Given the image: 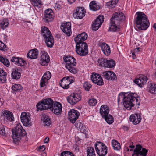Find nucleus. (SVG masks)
Here are the masks:
<instances>
[{
  "label": "nucleus",
  "instance_id": "1",
  "mask_svg": "<svg viewBox=\"0 0 156 156\" xmlns=\"http://www.w3.org/2000/svg\"><path fill=\"white\" fill-rule=\"evenodd\" d=\"M140 99L137 95L133 93H130L127 96L123 93L119 94L118 98V103L122 101L124 107L127 109L129 110L135 105H140Z\"/></svg>",
  "mask_w": 156,
  "mask_h": 156
},
{
  "label": "nucleus",
  "instance_id": "2",
  "mask_svg": "<svg viewBox=\"0 0 156 156\" xmlns=\"http://www.w3.org/2000/svg\"><path fill=\"white\" fill-rule=\"evenodd\" d=\"M87 38V34L85 32H83L77 35L74 38L76 44V51L80 56H85L88 53L87 45L84 42Z\"/></svg>",
  "mask_w": 156,
  "mask_h": 156
},
{
  "label": "nucleus",
  "instance_id": "3",
  "mask_svg": "<svg viewBox=\"0 0 156 156\" xmlns=\"http://www.w3.org/2000/svg\"><path fill=\"white\" fill-rule=\"evenodd\" d=\"M135 23L139 30H145L149 26V22L147 16L141 12H138L136 13Z\"/></svg>",
  "mask_w": 156,
  "mask_h": 156
},
{
  "label": "nucleus",
  "instance_id": "4",
  "mask_svg": "<svg viewBox=\"0 0 156 156\" xmlns=\"http://www.w3.org/2000/svg\"><path fill=\"white\" fill-rule=\"evenodd\" d=\"M64 62L66 63L65 67L71 73L75 74L77 71L75 68L76 64V60L72 56H64L63 57Z\"/></svg>",
  "mask_w": 156,
  "mask_h": 156
},
{
  "label": "nucleus",
  "instance_id": "5",
  "mask_svg": "<svg viewBox=\"0 0 156 156\" xmlns=\"http://www.w3.org/2000/svg\"><path fill=\"white\" fill-rule=\"evenodd\" d=\"M12 137L15 143L17 142L21 137L26 135V132L20 124H18L14 129H12Z\"/></svg>",
  "mask_w": 156,
  "mask_h": 156
},
{
  "label": "nucleus",
  "instance_id": "6",
  "mask_svg": "<svg viewBox=\"0 0 156 156\" xmlns=\"http://www.w3.org/2000/svg\"><path fill=\"white\" fill-rule=\"evenodd\" d=\"M94 147L96 151L99 156H105L107 153L108 148L107 146L102 142H97Z\"/></svg>",
  "mask_w": 156,
  "mask_h": 156
},
{
  "label": "nucleus",
  "instance_id": "7",
  "mask_svg": "<svg viewBox=\"0 0 156 156\" xmlns=\"http://www.w3.org/2000/svg\"><path fill=\"white\" fill-rule=\"evenodd\" d=\"M147 152V149L142 148V146L140 144H137L133 150L132 156H146Z\"/></svg>",
  "mask_w": 156,
  "mask_h": 156
},
{
  "label": "nucleus",
  "instance_id": "8",
  "mask_svg": "<svg viewBox=\"0 0 156 156\" xmlns=\"http://www.w3.org/2000/svg\"><path fill=\"white\" fill-rule=\"evenodd\" d=\"M81 96L80 93H73L67 98L68 102L72 105H74L81 100Z\"/></svg>",
  "mask_w": 156,
  "mask_h": 156
},
{
  "label": "nucleus",
  "instance_id": "9",
  "mask_svg": "<svg viewBox=\"0 0 156 156\" xmlns=\"http://www.w3.org/2000/svg\"><path fill=\"white\" fill-rule=\"evenodd\" d=\"M68 119L70 122L74 123L78 119L80 113L77 110L72 109L68 112Z\"/></svg>",
  "mask_w": 156,
  "mask_h": 156
},
{
  "label": "nucleus",
  "instance_id": "10",
  "mask_svg": "<svg viewBox=\"0 0 156 156\" xmlns=\"http://www.w3.org/2000/svg\"><path fill=\"white\" fill-rule=\"evenodd\" d=\"M20 119L21 122L25 126H30L32 125V123L30 120V116L25 112L22 113Z\"/></svg>",
  "mask_w": 156,
  "mask_h": 156
},
{
  "label": "nucleus",
  "instance_id": "11",
  "mask_svg": "<svg viewBox=\"0 0 156 156\" xmlns=\"http://www.w3.org/2000/svg\"><path fill=\"white\" fill-rule=\"evenodd\" d=\"M104 19L103 16L99 15L92 24V30L95 31L97 30L103 22Z\"/></svg>",
  "mask_w": 156,
  "mask_h": 156
},
{
  "label": "nucleus",
  "instance_id": "12",
  "mask_svg": "<svg viewBox=\"0 0 156 156\" xmlns=\"http://www.w3.org/2000/svg\"><path fill=\"white\" fill-rule=\"evenodd\" d=\"M92 81L94 83L99 86L104 84V82L102 77L98 74L93 73L91 76Z\"/></svg>",
  "mask_w": 156,
  "mask_h": 156
},
{
  "label": "nucleus",
  "instance_id": "13",
  "mask_svg": "<svg viewBox=\"0 0 156 156\" xmlns=\"http://www.w3.org/2000/svg\"><path fill=\"white\" fill-rule=\"evenodd\" d=\"M62 106L59 102H55L52 105L51 110L57 115H60L62 111Z\"/></svg>",
  "mask_w": 156,
  "mask_h": 156
},
{
  "label": "nucleus",
  "instance_id": "14",
  "mask_svg": "<svg viewBox=\"0 0 156 156\" xmlns=\"http://www.w3.org/2000/svg\"><path fill=\"white\" fill-rule=\"evenodd\" d=\"M54 18L52 10L51 9H48L44 12L43 20L45 23H48L52 21Z\"/></svg>",
  "mask_w": 156,
  "mask_h": 156
},
{
  "label": "nucleus",
  "instance_id": "15",
  "mask_svg": "<svg viewBox=\"0 0 156 156\" xmlns=\"http://www.w3.org/2000/svg\"><path fill=\"white\" fill-rule=\"evenodd\" d=\"M40 61L41 64L43 66L47 65L50 61L49 55L44 51H41Z\"/></svg>",
  "mask_w": 156,
  "mask_h": 156
},
{
  "label": "nucleus",
  "instance_id": "16",
  "mask_svg": "<svg viewBox=\"0 0 156 156\" xmlns=\"http://www.w3.org/2000/svg\"><path fill=\"white\" fill-rule=\"evenodd\" d=\"M125 16L121 12H116L113 14L111 20L115 21L117 25H119V22L124 19Z\"/></svg>",
  "mask_w": 156,
  "mask_h": 156
},
{
  "label": "nucleus",
  "instance_id": "17",
  "mask_svg": "<svg viewBox=\"0 0 156 156\" xmlns=\"http://www.w3.org/2000/svg\"><path fill=\"white\" fill-rule=\"evenodd\" d=\"M61 29L67 36H70L71 33V25L69 22L63 23L60 27Z\"/></svg>",
  "mask_w": 156,
  "mask_h": 156
},
{
  "label": "nucleus",
  "instance_id": "18",
  "mask_svg": "<svg viewBox=\"0 0 156 156\" xmlns=\"http://www.w3.org/2000/svg\"><path fill=\"white\" fill-rule=\"evenodd\" d=\"M147 80V77L141 75L139 78L135 79L134 82L137 84L140 87H142Z\"/></svg>",
  "mask_w": 156,
  "mask_h": 156
},
{
  "label": "nucleus",
  "instance_id": "19",
  "mask_svg": "<svg viewBox=\"0 0 156 156\" xmlns=\"http://www.w3.org/2000/svg\"><path fill=\"white\" fill-rule=\"evenodd\" d=\"M85 11L82 7H78L76 11L73 14L74 17L78 18L80 19H82L85 16Z\"/></svg>",
  "mask_w": 156,
  "mask_h": 156
},
{
  "label": "nucleus",
  "instance_id": "20",
  "mask_svg": "<svg viewBox=\"0 0 156 156\" xmlns=\"http://www.w3.org/2000/svg\"><path fill=\"white\" fill-rule=\"evenodd\" d=\"M70 80L69 77H64L61 80V82L60 83V85L63 88L68 89L69 87V85L72 83V81H70L69 83V81Z\"/></svg>",
  "mask_w": 156,
  "mask_h": 156
},
{
  "label": "nucleus",
  "instance_id": "21",
  "mask_svg": "<svg viewBox=\"0 0 156 156\" xmlns=\"http://www.w3.org/2000/svg\"><path fill=\"white\" fill-rule=\"evenodd\" d=\"M130 121L134 124L139 123L141 120V116L138 114L131 115L129 118Z\"/></svg>",
  "mask_w": 156,
  "mask_h": 156
},
{
  "label": "nucleus",
  "instance_id": "22",
  "mask_svg": "<svg viewBox=\"0 0 156 156\" xmlns=\"http://www.w3.org/2000/svg\"><path fill=\"white\" fill-rule=\"evenodd\" d=\"M38 51L37 49H32L27 54V57L30 59L37 58L38 56Z\"/></svg>",
  "mask_w": 156,
  "mask_h": 156
},
{
  "label": "nucleus",
  "instance_id": "23",
  "mask_svg": "<svg viewBox=\"0 0 156 156\" xmlns=\"http://www.w3.org/2000/svg\"><path fill=\"white\" fill-rule=\"evenodd\" d=\"M101 50L105 55H109L111 53L110 48L109 45L105 43H103L101 45Z\"/></svg>",
  "mask_w": 156,
  "mask_h": 156
},
{
  "label": "nucleus",
  "instance_id": "24",
  "mask_svg": "<svg viewBox=\"0 0 156 156\" xmlns=\"http://www.w3.org/2000/svg\"><path fill=\"white\" fill-rule=\"evenodd\" d=\"M47 46L52 47L54 44V39L52 34L46 36L44 37Z\"/></svg>",
  "mask_w": 156,
  "mask_h": 156
},
{
  "label": "nucleus",
  "instance_id": "25",
  "mask_svg": "<svg viewBox=\"0 0 156 156\" xmlns=\"http://www.w3.org/2000/svg\"><path fill=\"white\" fill-rule=\"evenodd\" d=\"M43 101L45 105V108L47 109H51L54 103L53 100L51 98H48L43 100Z\"/></svg>",
  "mask_w": 156,
  "mask_h": 156
},
{
  "label": "nucleus",
  "instance_id": "26",
  "mask_svg": "<svg viewBox=\"0 0 156 156\" xmlns=\"http://www.w3.org/2000/svg\"><path fill=\"white\" fill-rule=\"evenodd\" d=\"M100 112L102 117L106 116L109 113V108L107 105H102L100 108Z\"/></svg>",
  "mask_w": 156,
  "mask_h": 156
},
{
  "label": "nucleus",
  "instance_id": "27",
  "mask_svg": "<svg viewBox=\"0 0 156 156\" xmlns=\"http://www.w3.org/2000/svg\"><path fill=\"white\" fill-rule=\"evenodd\" d=\"M110 24L109 27V31L115 32L119 29V27L118 28L117 25L115 21L110 20Z\"/></svg>",
  "mask_w": 156,
  "mask_h": 156
},
{
  "label": "nucleus",
  "instance_id": "28",
  "mask_svg": "<svg viewBox=\"0 0 156 156\" xmlns=\"http://www.w3.org/2000/svg\"><path fill=\"white\" fill-rule=\"evenodd\" d=\"M90 9L93 11H97L100 8V6L95 1H93L89 4Z\"/></svg>",
  "mask_w": 156,
  "mask_h": 156
},
{
  "label": "nucleus",
  "instance_id": "29",
  "mask_svg": "<svg viewBox=\"0 0 156 156\" xmlns=\"http://www.w3.org/2000/svg\"><path fill=\"white\" fill-rule=\"evenodd\" d=\"M9 24L8 19L7 18H3L1 20L0 26L2 29L4 30L7 27Z\"/></svg>",
  "mask_w": 156,
  "mask_h": 156
},
{
  "label": "nucleus",
  "instance_id": "30",
  "mask_svg": "<svg viewBox=\"0 0 156 156\" xmlns=\"http://www.w3.org/2000/svg\"><path fill=\"white\" fill-rule=\"evenodd\" d=\"M7 73L2 69L0 68V82L4 83L6 81Z\"/></svg>",
  "mask_w": 156,
  "mask_h": 156
},
{
  "label": "nucleus",
  "instance_id": "31",
  "mask_svg": "<svg viewBox=\"0 0 156 156\" xmlns=\"http://www.w3.org/2000/svg\"><path fill=\"white\" fill-rule=\"evenodd\" d=\"M87 156H96V153L94 148L89 147L86 149Z\"/></svg>",
  "mask_w": 156,
  "mask_h": 156
},
{
  "label": "nucleus",
  "instance_id": "32",
  "mask_svg": "<svg viewBox=\"0 0 156 156\" xmlns=\"http://www.w3.org/2000/svg\"><path fill=\"white\" fill-rule=\"evenodd\" d=\"M112 145L114 150H119L121 148L120 144L117 140L113 139L112 140Z\"/></svg>",
  "mask_w": 156,
  "mask_h": 156
},
{
  "label": "nucleus",
  "instance_id": "33",
  "mask_svg": "<svg viewBox=\"0 0 156 156\" xmlns=\"http://www.w3.org/2000/svg\"><path fill=\"white\" fill-rule=\"evenodd\" d=\"M11 75L13 79H18L20 78L21 75L20 73L18 72V69H15L12 71Z\"/></svg>",
  "mask_w": 156,
  "mask_h": 156
},
{
  "label": "nucleus",
  "instance_id": "34",
  "mask_svg": "<svg viewBox=\"0 0 156 156\" xmlns=\"http://www.w3.org/2000/svg\"><path fill=\"white\" fill-rule=\"evenodd\" d=\"M41 31L42 34V36H43L44 37L46 36L51 34L50 30L46 27H42Z\"/></svg>",
  "mask_w": 156,
  "mask_h": 156
},
{
  "label": "nucleus",
  "instance_id": "35",
  "mask_svg": "<svg viewBox=\"0 0 156 156\" xmlns=\"http://www.w3.org/2000/svg\"><path fill=\"white\" fill-rule=\"evenodd\" d=\"M12 89L15 91L21 92L23 89V87L20 84H15L12 86Z\"/></svg>",
  "mask_w": 156,
  "mask_h": 156
},
{
  "label": "nucleus",
  "instance_id": "36",
  "mask_svg": "<svg viewBox=\"0 0 156 156\" xmlns=\"http://www.w3.org/2000/svg\"><path fill=\"white\" fill-rule=\"evenodd\" d=\"M43 119L44 125L48 126L51 124V121L50 119L48 116L46 115H43Z\"/></svg>",
  "mask_w": 156,
  "mask_h": 156
},
{
  "label": "nucleus",
  "instance_id": "37",
  "mask_svg": "<svg viewBox=\"0 0 156 156\" xmlns=\"http://www.w3.org/2000/svg\"><path fill=\"white\" fill-rule=\"evenodd\" d=\"M107 60L105 58H101L98 60V62L100 66L106 67Z\"/></svg>",
  "mask_w": 156,
  "mask_h": 156
},
{
  "label": "nucleus",
  "instance_id": "38",
  "mask_svg": "<svg viewBox=\"0 0 156 156\" xmlns=\"http://www.w3.org/2000/svg\"><path fill=\"white\" fill-rule=\"evenodd\" d=\"M0 61L6 67L10 66V63L9 60L5 57L0 56Z\"/></svg>",
  "mask_w": 156,
  "mask_h": 156
},
{
  "label": "nucleus",
  "instance_id": "39",
  "mask_svg": "<svg viewBox=\"0 0 156 156\" xmlns=\"http://www.w3.org/2000/svg\"><path fill=\"white\" fill-rule=\"evenodd\" d=\"M104 118L106 122L109 124H111L114 122V119L112 116L110 115H107L106 116H104Z\"/></svg>",
  "mask_w": 156,
  "mask_h": 156
},
{
  "label": "nucleus",
  "instance_id": "40",
  "mask_svg": "<svg viewBox=\"0 0 156 156\" xmlns=\"http://www.w3.org/2000/svg\"><path fill=\"white\" fill-rule=\"evenodd\" d=\"M44 105L43 103V100L42 101L38 103L36 105L37 107V111H38L39 110L41 111L47 109L46 108H44Z\"/></svg>",
  "mask_w": 156,
  "mask_h": 156
},
{
  "label": "nucleus",
  "instance_id": "41",
  "mask_svg": "<svg viewBox=\"0 0 156 156\" xmlns=\"http://www.w3.org/2000/svg\"><path fill=\"white\" fill-rule=\"evenodd\" d=\"M118 1V0H112L106 3V5L111 8L114 7Z\"/></svg>",
  "mask_w": 156,
  "mask_h": 156
},
{
  "label": "nucleus",
  "instance_id": "42",
  "mask_svg": "<svg viewBox=\"0 0 156 156\" xmlns=\"http://www.w3.org/2000/svg\"><path fill=\"white\" fill-rule=\"evenodd\" d=\"M115 64V62L113 60H107L106 63V67L112 68L114 67Z\"/></svg>",
  "mask_w": 156,
  "mask_h": 156
},
{
  "label": "nucleus",
  "instance_id": "43",
  "mask_svg": "<svg viewBox=\"0 0 156 156\" xmlns=\"http://www.w3.org/2000/svg\"><path fill=\"white\" fill-rule=\"evenodd\" d=\"M111 73V71H105L102 73V76L104 78L107 80H110V76Z\"/></svg>",
  "mask_w": 156,
  "mask_h": 156
},
{
  "label": "nucleus",
  "instance_id": "44",
  "mask_svg": "<svg viewBox=\"0 0 156 156\" xmlns=\"http://www.w3.org/2000/svg\"><path fill=\"white\" fill-rule=\"evenodd\" d=\"M6 135L5 126L3 125H0V135L5 136Z\"/></svg>",
  "mask_w": 156,
  "mask_h": 156
},
{
  "label": "nucleus",
  "instance_id": "45",
  "mask_svg": "<svg viewBox=\"0 0 156 156\" xmlns=\"http://www.w3.org/2000/svg\"><path fill=\"white\" fill-rule=\"evenodd\" d=\"M61 156H75L74 154L70 151H64L61 154Z\"/></svg>",
  "mask_w": 156,
  "mask_h": 156
},
{
  "label": "nucleus",
  "instance_id": "46",
  "mask_svg": "<svg viewBox=\"0 0 156 156\" xmlns=\"http://www.w3.org/2000/svg\"><path fill=\"white\" fill-rule=\"evenodd\" d=\"M149 91L152 94H156V84H151L149 89Z\"/></svg>",
  "mask_w": 156,
  "mask_h": 156
},
{
  "label": "nucleus",
  "instance_id": "47",
  "mask_svg": "<svg viewBox=\"0 0 156 156\" xmlns=\"http://www.w3.org/2000/svg\"><path fill=\"white\" fill-rule=\"evenodd\" d=\"M51 72L49 71L46 72L44 74L42 77L45 79L48 80L51 78Z\"/></svg>",
  "mask_w": 156,
  "mask_h": 156
},
{
  "label": "nucleus",
  "instance_id": "48",
  "mask_svg": "<svg viewBox=\"0 0 156 156\" xmlns=\"http://www.w3.org/2000/svg\"><path fill=\"white\" fill-rule=\"evenodd\" d=\"M34 6L40 8L41 6V0H31Z\"/></svg>",
  "mask_w": 156,
  "mask_h": 156
},
{
  "label": "nucleus",
  "instance_id": "49",
  "mask_svg": "<svg viewBox=\"0 0 156 156\" xmlns=\"http://www.w3.org/2000/svg\"><path fill=\"white\" fill-rule=\"evenodd\" d=\"M16 65L20 66H24L25 61L22 58H20L18 59Z\"/></svg>",
  "mask_w": 156,
  "mask_h": 156
},
{
  "label": "nucleus",
  "instance_id": "50",
  "mask_svg": "<svg viewBox=\"0 0 156 156\" xmlns=\"http://www.w3.org/2000/svg\"><path fill=\"white\" fill-rule=\"evenodd\" d=\"M7 50L8 48L6 45L0 41V50L5 51Z\"/></svg>",
  "mask_w": 156,
  "mask_h": 156
},
{
  "label": "nucleus",
  "instance_id": "51",
  "mask_svg": "<svg viewBox=\"0 0 156 156\" xmlns=\"http://www.w3.org/2000/svg\"><path fill=\"white\" fill-rule=\"evenodd\" d=\"M92 85L88 82H85L83 84V87L87 91H89Z\"/></svg>",
  "mask_w": 156,
  "mask_h": 156
},
{
  "label": "nucleus",
  "instance_id": "52",
  "mask_svg": "<svg viewBox=\"0 0 156 156\" xmlns=\"http://www.w3.org/2000/svg\"><path fill=\"white\" fill-rule=\"evenodd\" d=\"M48 81V80L45 79L42 77L40 83V86L43 87L45 86L47 84Z\"/></svg>",
  "mask_w": 156,
  "mask_h": 156
},
{
  "label": "nucleus",
  "instance_id": "53",
  "mask_svg": "<svg viewBox=\"0 0 156 156\" xmlns=\"http://www.w3.org/2000/svg\"><path fill=\"white\" fill-rule=\"evenodd\" d=\"M88 103L91 106H95L97 103V100L94 98L90 99L89 100Z\"/></svg>",
  "mask_w": 156,
  "mask_h": 156
},
{
  "label": "nucleus",
  "instance_id": "54",
  "mask_svg": "<svg viewBox=\"0 0 156 156\" xmlns=\"http://www.w3.org/2000/svg\"><path fill=\"white\" fill-rule=\"evenodd\" d=\"M83 124L81 123H77L76 124V126L77 128L80 129V131L83 132H85L84 130L85 127L83 126Z\"/></svg>",
  "mask_w": 156,
  "mask_h": 156
},
{
  "label": "nucleus",
  "instance_id": "55",
  "mask_svg": "<svg viewBox=\"0 0 156 156\" xmlns=\"http://www.w3.org/2000/svg\"><path fill=\"white\" fill-rule=\"evenodd\" d=\"M110 76V80H115L117 79V77L115 73L113 71H111V73Z\"/></svg>",
  "mask_w": 156,
  "mask_h": 156
},
{
  "label": "nucleus",
  "instance_id": "56",
  "mask_svg": "<svg viewBox=\"0 0 156 156\" xmlns=\"http://www.w3.org/2000/svg\"><path fill=\"white\" fill-rule=\"evenodd\" d=\"M6 119L10 121H11L14 120V117L12 114L10 113L8 115L5 117Z\"/></svg>",
  "mask_w": 156,
  "mask_h": 156
},
{
  "label": "nucleus",
  "instance_id": "57",
  "mask_svg": "<svg viewBox=\"0 0 156 156\" xmlns=\"http://www.w3.org/2000/svg\"><path fill=\"white\" fill-rule=\"evenodd\" d=\"M19 57H13L11 59V61L16 65Z\"/></svg>",
  "mask_w": 156,
  "mask_h": 156
},
{
  "label": "nucleus",
  "instance_id": "58",
  "mask_svg": "<svg viewBox=\"0 0 156 156\" xmlns=\"http://www.w3.org/2000/svg\"><path fill=\"white\" fill-rule=\"evenodd\" d=\"M10 113H11V112L10 111L6 110L4 111L3 115L4 116L6 117L7 116L9 115Z\"/></svg>",
  "mask_w": 156,
  "mask_h": 156
},
{
  "label": "nucleus",
  "instance_id": "59",
  "mask_svg": "<svg viewBox=\"0 0 156 156\" xmlns=\"http://www.w3.org/2000/svg\"><path fill=\"white\" fill-rule=\"evenodd\" d=\"M45 149V147L44 145H42L39 147V150L40 151H43Z\"/></svg>",
  "mask_w": 156,
  "mask_h": 156
},
{
  "label": "nucleus",
  "instance_id": "60",
  "mask_svg": "<svg viewBox=\"0 0 156 156\" xmlns=\"http://www.w3.org/2000/svg\"><path fill=\"white\" fill-rule=\"evenodd\" d=\"M140 49H141L140 48H136L134 49V52H138L140 51Z\"/></svg>",
  "mask_w": 156,
  "mask_h": 156
},
{
  "label": "nucleus",
  "instance_id": "61",
  "mask_svg": "<svg viewBox=\"0 0 156 156\" xmlns=\"http://www.w3.org/2000/svg\"><path fill=\"white\" fill-rule=\"evenodd\" d=\"M130 143V145L129 146V147L131 148H133L135 147L134 145H133V142H129Z\"/></svg>",
  "mask_w": 156,
  "mask_h": 156
},
{
  "label": "nucleus",
  "instance_id": "62",
  "mask_svg": "<svg viewBox=\"0 0 156 156\" xmlns=\"http://www.w3.org/2000/svg\"><path fill=\"white\" fill-rule=\"evenodd\" d=\"M49 141V138L48 137H46L44 139V142L45 143H48Z\"/></svg>",
  "mask_w": 156,
  "mask_h": 156
},
{
  "label": "nucleus",
  "instance_id": "63",
  "mask_svg": "<svg viewBox=\"0 0 156 156\" xmlns=\"http://www.w3.org/2000/svg\"><path fill=\"white\" fill-rule=\"evenodd\" d=\"M76 0H68V2L70 4H72L75 2Z\"/></svg>",
  "mask_w": 156,
  "mask_h": 156
},
{
  "label": "nucleus",
  "instance_id": "64",
  "mask_svg": "<svg viewBox=\"0 0 156 156\" xmlns=\"http://www.w3.org/2000/svg\"><path fill=\"white\" fill-rule=\"evenodd\" d=\"M153 28L156 30V23H154L153 26Z\"/></svg>",
  "mask_w": 156,
  "mask_h": 156
}]
</instances>
